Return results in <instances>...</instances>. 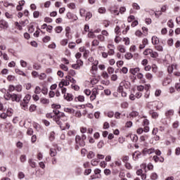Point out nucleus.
Here are the masks:
<instances>
[{"mask_svg": "<svg viewBox=\"0 0 180 180\" xmlns=\"http://www.w3.org/2000/svg\"><path fill=\"white\" fill-rule=\"evenodd\" d=\"M76 144H79L80 147H85V141L81 139V136L77 135L75 137Z\"/></svg>", "mask_w": 180, "mask_h": 180, "instance_id": "nucleus-1", "label": "nucleus"}, {"mask_svg": "<svg viewBox=\"0 0 180 180\" xmlns=\"http://www.w3.org/2000/svg\"><path fill=\"white\" fill-rule=\"evenodd\" d=\"M53 120L54 122H56V124H58V126H60V128L61 129V130H65V127H63V122H61V120H60V116L58 117H53Z\"/></svg>", "mask_w": 180, "mask_h": 180, "instance_id": "nucleus-2", "label": "nucleus"}, {"mask_svg": "<svg viewBox=\"0 0 180 180\" xmlns=\"http://www.w3.org/2000/svg\"><path fill=\"white\" fill-rule=\"evenodd\" d=\"M21 98H22L21 95H18L16 94H11V101L13 102H20Z\"/></svg>", "mask_w": 180, "mask_h": 180, "instance_id": "nucleus-3", "label": "nucleus"}, {"mask_svg": "<svg viewBox=\"0 0 180 180\" xmlns=\"http://www.w3.org/2000/svg\"><path fill=\"white\" fill-rule=\"evenodd\" d=\"M9 27V25L8 24V22H6L4 20H0V29H4L6 30Z\"/></svg>", "mask_w": 180, "mask_h": 180, "instance_id": "nucleus-4", "label": "nucleus"}, {"mask_svg": "<svg viewBox=\"0 0 180 180\" xmlns=\"http://www.w3.org/2000/svg\"><path fill=\"white\" fill-rule=\"evenodd\" d=\"M64 99H65L68 102H71V101H72V99L74 98L72 94L68 93L67 96L64 95Z\"/></svg>", "mask_w": 180, "mask_h": 180, "instance_id": "nucleus-5", "label": "nucleus"}, {"mask_svg": "<svg viewBox=\"0 0 180 180\" xmlns=\"http://www.w3.org/2000/svg\"><path fill=\"white\" fill-rule=\"evenodd\" d=\"M30 99H32V96H30V94H27L24 97L22 102H24L25 103H29Z\"/></svg>", "mask_w": 180, "mask_h": 180, "instance_id": "nucleus-6", "label": "nucleus"}, {"mask_svg": "<svg viewBox=\"0 0 180 180\" xmlns=\"http://www.w3.org/2000/svg\"><path fill=\"white\" fill-rule=\"evenodd\" d=\"M152 119H157L158 117V112H154V110H150L149 112Z\"/></svg>", "mask_w": 180, "mask_h": 180, "instance_id": "nucleus-7", "label": "nucleus"}, {"mask_svg": "<svg viewBox=\"0 0 180 180\" xmlns=\"http://www.w3.org/2000/svg\"><path fill=\"white\" fill-rule=\"evenodd\" d=\"M139 71H140L139 68H131L129 70V72L133 75H135V74H137V72H139Z\"/></svg>", "mask_w": 180, "mask_h": 180, "instance_id": "nucleus-8", "label": "nucleus"}, {"mask_svg": "<svg viewBox=\"0 0 180 180\" xmlns=\"http://www.w3.org/2000/svg\"><path fill=\"white\" fill-rule=\"evenodd\" d=\"M171 79L169 77H166L164 81L162 82V85L164 86H167V85H169V84H171Z\"/></svg>", "mask_w": 180, "mask_h": 180, "instance_id": "nucleus-9", "label": "nucleus"}, {"mask_svg": "<svg viewBox=\"0 0 180 180\" xmlns=\"http://www.w3.org/2000/svg\"><path fill=\"white\" fill-rule=\"evenodd\" d=\"M153 160L155 161V162H158V161H160V162H164V158H160L157 155L153 156Z\"/></svg>", "mask_w": 180, "mask_h": 180, "instance_id": "nucleus-10", "label": "nucleus"}, {"mask_svg": "<svg viewBox=\"0 0 180 180\" xmlns=\"http://www.w3.org/2000/svg\"><path fill=\"white\" fill-rule=\"evenodd\" d=\"M51 157H56L57 155V150L55 148H51L49 150Z\"/></svg>", "mask_w": 180, "mask_h": 180, "instance_id": "nucleus-11", "label": "nucleus"}, {"mask_svg": "<svg viewBox=\"0 0 180 180\" xmlns=\"http://www.w3.org/2000/svg\"><path fill=\"white\" fill-rule=\"evenodd\" d=\"M29 103H25L23 101H21L20 105L21 106V109H22L23 110H26L27 109V104Z\"/></svg>", "mask_w": 180, "mask_h": 180, "instance_id": "nucleus-12", "label": "nucleus"}, {"mask_svg": "<svg viewBox=\"0 0 180 180\" xmlns=\"http://www.w3.org/2000/svg\"><path fill=\"white\" fill-rule=\"evenodd\" d=\"M6 115L7 116V117H11V116H12V115H13V110H12V108H8L6 110Z\"/></svg>", "mask_w": 180, "mask_h": 180, "instance_id": "nucleus-13", "label": "nucleus"}, {"mask_svg": "<svg viewBox=\"0 0 180 180\" xmlns=\"http://www.w3.org/2000/svg\"><path fill=\"white\" fill-rule=\"evenodd\" d=\"M152 43L153 44H158V43H160V39H158V37L153 36L152 37Z\"/></svg>", "mask_w": 180, "mask_h": 180, "instance_id": "nucleus-14", "label": "nucleus"}, {"mask_svg": "<svg viewBox=\"0 0 180 180\" xmlns=\"http://www.w3.org/2000/svg\"><path fill=\"white\" fill-rule=\"evenodd\" d=\"M15 72H16V74H18V75H22V77H26L25 72L20 70V69H15Z\"/></svg>", "mask_w": 180, "mask_h": 180, "instance_id": "nucleus-15", "label": "nucleus"}, {"mask_svg": "<svg viewBox=\"0 0 180 180\" xmlns=\"http://www.w3.org/2000/svg\"><path fill=\"white\" fill-rule=\"evenodd\" d=\"M139 113L137 111H132L131 113H129L130 117H137L139 116Z\"/></svg>", "mask_w": 180, "mask_h": 180, "instance_id": "nucleus-16", "label": "nucleus"}, {"mask_svg": "<svg viewBox=\"0 0 180 180\" xmlns=\"http://www.w3.org/2000/svg\"><path fill=\"white\" fill-rule=\"evenodd\" d=\"M174 115V110H169L165 113V116L167 117H171V116Z\"/></svg>", "mask_w": 180, "mask_h": 180, "instance_id": "nucleus-17", "label": "nucleus"}, {"mask_svg": "<svg viewBox=\"0 0 180 180\" xmlns=\"http://www.w3.org/2000/svg\"><path fill=\"white\" fill-rule=\"evenodd\" d=\"M64 112H66L67 113H75V110L72 109V108H64Z\"/></svg>", "mask_w": 180, "mask_h": 180, "instance_id": "nucleus-18", "label": "nucleus"}, {"mask_svg": "<svg viewBox=\"0 0 180 180\" xmlns=\"http://www.w3.org/2000/svg\"><path fill=\"white\" fill-rule=\"evenodd\" d=\"M117 49L120 53H126V49H124V46L120 45L118 46Z\"/></svg>", "mask_w": 180, "mask_h": 180, "instance_id": "nucleus-19", "label": "nucleus"}, {"mask_svg": "<svg viewBox=\"0 0 180 180\" xmlns=\"http://www.w3.org/2000/svg\"><path fill=\"white\" fill-rule=\"evenodd\" d=\"M91 101H95L96 99V91H93L90 96Z\"/></svg>", "mask_w": 180, "mask_h": 180, "instance_id": "nucleus-20", "label": "nucleus"}, {"mask_svg": "<svg viewBox=\"0 0 180 180\" xmlns=\"http://www.w3.org/2000/svg\"><path fill=\"white\" fill-rule=\"evenodd\" d=\"M94 157H95V153H94L93 151H89L87 155V158L92 160Z\"/></svg>", "mask_w": 180, "mask_h": 180, "instance_id": "nucleus-21", "label": "nucleus"}, {"mask_svg": "<svg viewBox=\"0 0 180 180\" xmlns=\"http://www.w3.org/2000/svg\"><path fill=\"white\" fill-rule=\"evenodd\" d=\"M124 85V82H121L120 84V86H118V89H117V92H120V94L121 92L123 91V86Z\"/></svg>", "mask_w": 180, "mask_h": 180, "instance_id": "nucleus-22", "label": "nucleus"}, {"mask_svg": "<svg viewBox=\"0 0 180 180\" xmlns=\"http://www.w3.org/2000/svg\"><path fill=\"white\" fill-rule=\"evenodd\" d=\"M131 139L134 143H137V141L139 140V136H137V135H135V134L131 135Z\"/></svg>", "mask_w": 180, "mask_h": 180, "instance_id": "nucleus-23", "label": "nucleus"}, {"mask_svg": "<svg viewBox=\"0 0 180 180\" xmlns=\"http://www.w3.org/2000/svg\"><path fill=\"white\" fill-rule=\"evenodd\" d=\"M4 98L6 101H11V99H12V94H11L9 92H7V94L4 96Z\"/></svg>", "mask_w": 180, "mask_h": 180, "instance_id": "nucleus-24", "label": "nucleus"}, {"mask_svg": "<svg viewBox=\"0 0 180 180\" xmlns=\"http://www.w3.org/2000/svg\"><path fill=\"white\" fill-rule=\"evenodd\" d=\"M150 179L152 180L158 179V174H157L155 172L152 173L150 175Z\"/></svg>", "mask_w": 180, "mask_h": 180, "instance_id": "nucleus-25", "label": "nucleus"}, {"mask_svg": "<svg viewBox=\"0 0 180 180\" xmlns=\"http://www.w3.org/2000/svg\"><path fill=\"white\" fill-rule=\"evenodd\" d=\"M28 162L32 168H36V163L33 162V160L29 159Z\"/></svg>", "mask_w": 180, "mask_h": 180, "instance_id": "nucleus-26", "label": "nucleus"}, {"mask_svg": "<svg viewBox=\"0 0 180 180\" xmlns=\"http://www.w3.org/2000/svg\"><path fill=\"white\" fill-rule=\"evenodd\" d=\"M55 134H56V133H54V131H51L50 133V136H49L50 141H53V140L56 139V137L54 136Z\"/></svg>", "mask_w": 180, "mask_h": 180, "instance_id": "nucleus-27", "label": "nucleus"}, {"mask_svg": "<svg viewBox=\"0 0 180 180\" xmlns=\"http://www.w3.org/2000/svg\"><path fill=\"white\" fill-rule=\"evenodd\" d=\"M28 32H29V33H33V32H34V26L33 25V24L31 23L30 25Z\"/></svg>", "mask_w": 180, "mask_h": 180, "instance_id": "nucleus-28", "label": "nucleus"}, {"mask_svg": "<svg viewBox=\"0 0 180 180\" xmlns=\"http://www.w3.org/2000/svg\"><path fill=\"white\" fill-rule=\"evenodd\" d=\"M55 32L56 33H61L63 32V27L61 26H58L55 28Z\"/></svg>", "mask_w": 180, "mask_h": 180, "instance_id": "nucleus-29", "label": "nucleus"}, {"mask_svg": "<svg viewBox=\"0 0 180 180\" xmlns=\"http://www.w3.org/2000/svg\"><path fill=\"white\" fill-rule=\"evenodd\" d=\"M126 60H131V58L133 57V54L131 53H127L124 56Z\"/></svg>", "mask_w": 180, "mask_h": 180, "instance_id": "nucleus-30", "label": "nucleus"}, {"mask_svg": "<svg viewBox=\"0 0 180 180\" xmlns=\"http://www.w3.org/2000/svg\"><path fill=\"white\" fill-rule=\"evenodd\" d=\"M52 109H61V105L60 104H52L51 105Z\"/></svg>", "mask_w": 180, "mask_h": 180, "instance_id": "nucleus-31", "label": "nucleus"}, {"mask_svg": "<svg viewBox=\"0 0 180 180\" xmlns=\"http://www.w3.org/2000/svg\"><path fill=\"white\" fill-rule=\"evenodd\" d=\"M20 65L21 67H22L23 68H26V67H27V62L23 60H20Z\"/></svg>", "mask_w": 180, "mask_h": 180, "instance_id": "nucleus-32", "label": "nucleus"}, {"mask_svg": "<svg viewBox=\"0 0 180 180\" xmlns=\"http://www.w3.org/2000/svg\"><path fill=\"white\" fill-rule=\"evenodd\" d=\"M167 26H169L170 27V29H173L174 25V22L172 21V20H169L167 22Z\"/></svg>", "mask_w": 180, "mask_h": 180, "instance_id": "nucleus-33", "label": "nucleus"}, {"mask_svg": "<svg viewBox=\"0 0 180 180\" xmlns=\"http://www.w3.org/2000/svg\"><path fill=\"white\" fill-rule=\"evenodd\" d=\"M150 57H152V58H157V57H158V53L152 51V53H150Z\"/></svg>", "mask_w": 180, "mask_h": 180, "instance_id": "nucleus-34", "label": "nucleus"}, {"mask_svg": "<svg viewBox=\"0 0 180 180\" xmlns=\"http://www.w3.org/2000/svg\"><path fill=\"white\" fill-rule=\"evenodd\" d=\"M33 68L34 70H41V65L37 64V63H34L33 65Z\"/></svg>", "mask_w": 180, "mask_h": 180, "instance_id": "nucleus-35", "label": "nucleus"}, {"mask_svg": "<svg viewBox=\"0 0 180 180\" xmlns=\"http://www.w3.org/2000/svg\"><path fill=\"white\" fill-rule=\"evenodd\" d=\"M50 40H51V38L49 36H46L42 39V41H44V43H48V41H50Z\"/></svg>", "mask_w": 180, "mask_h": 180, "instance_id": "nucleus-36", "label": "nucleus"}, {"mask_svg": "<svg viewBox=\"0 0 180 180\" xmlns=\"http://www.w3.org/2000/svg\"><path fill=\"white\" fill-rule=\"evenodd\" d=\"M151 53H153V50L152 49H146L143 52V54L145 56H148V54H150V56L151 55Z\"/></svg>", "mask_w": 180, "mask_h": 180, "instance_id": "nucleus-37", "label": "nucleus"}, {"mask_svg": "<svg viewBox=\"0 0 180 180\" xmlns=\"http://www.w3.org/2000/svg\"><path fill=\"white\" fill-rule=\"evenodd\" d=\"M46 117H47L48 119H53L54 117H56V115H53V112H50V113H47L46 115Z\"/></svg>", "mask_w": 180, "mask_h": 180, "instance_id": "nucleus-38", "label": "nucleus"}, {"mask_svg": "<svg viewBox=\"0 0 180 180\" xmlns=\"http://www.w3.org/2000/svg\"><path fill=\"white\" fill-rule=\"evenodd\" d=\"M91 18H92V13L91 12H88L86 14V20H89V19H91Z\"/></svg>", "mask_w": 180, "mask_h": 180, "instance_id": "nucleus-39", "label": "nucleus"}, {"mask_svg": "<svg viewBox=\"0 0 180 180\" xmlns=\"http://www.w3.org/2000/svg\"><path fill=\"white\" fill-rule=\"evenodd\" d=\"M60 68H61V70H63V71H68V67L64 64H60Z\"/></svg>", "mask_w": 180, "mask_h": 180, "instance_id": "nucleus-40", "label": "nucleus"}, {"mask_svg": "<svg viewBox=\"0 0 180 180\" xmlns=\"http://www.w3.org/2000/svg\"><path fill=\"white\" fill-rule=\"evenodd\" d=\"M133 8L136 9V11H140V6L137 3H134L132 4Z\"/></svg>", "mask_w": 180, "mask_h": 180, "instance_id": "nucleus-41", "label": "nucleus"}, {"mask_svg": "<svg viewBox=\"0 0 180 180\" xmlns=\"http://www.w3.org/2000/svg\"><path fill=\"white\" fill-rule=\"evenodd\" d=\"M15 25L18 30H22L23 28L22 27V25H20L18 21L15 22Z\"/></svg>", "mask_w": 180, "mask_h": 180, "instance_id": "nucleus-42", "label": "nucleus"}, {"mask_svg": "<svg viewBox=\"0 0 180 180\" xmlns=\"http://www.w3.org/2000/svg\"><path fill=\"white\" fill-rule=\"evenodd\" d=\"M123 41H124L126 46H129V44H130V39L129 37L124 38Z\"/></svg>", "mask_w": 180, "mask_h": 180, "instance_id": "nucleus-43", "label": "nucleus"}, {"mask_svg": "<svg viewBox=\"0 0 180 180\" xmlns=\"http://www.w3.org/2000/svg\"><path fill=\"white\" fill-rule=\"evenodd\" d=\"M98 13H106V8L105 7H101L98 8Z\"/></svg>", "mask_w": 180, "mask_h": 180, "instance_id": "nucleus-44", "label": "nucleus"}, {"mask_svg": "<svg viewBox=\"0 0 180 180\" xmlns=\"http://www.w3.org/2000/svg\"><path fill=\"white\" fill-rule=\"evenodd\" d=\"M44 22H45L46 23H51V22H53V19L51 18H49V17H46V18H44Z\"/></svg>", "mask_w": 180, "mask_h": 180, "instance_id": "nucleus-45", "label": "nucleus"}, {"mask_svg": "<svg viewBox=\"0 0 180 180\" xmlns=\"http://www.w3.org/2000/svg\"><path fill=\"white\" fill-rule=\"evenodd\" d=\"M105 145L103 141H100L98 144H97V147L98 148H102V147H103V146Z\"/></svg>", "mask_w": 180, "mask_h": 180, "instance_id": "nucleus-46", "label": "nucleus"}, {"mask_svg": "<svg viewBox=\"0 0 180 180\" xmlns=\"http://www.w3.org/2000/svg\"><path fill=\"white\" fill-rule=\"evenodd\" d=\"M66 16H67L68 19H74V14H72V13H70V12H68V13L66 14Z\"/></svg>", "mask_w": 180, "mask_h": 180, "instance_id": "nucleus-47", "label": "nucleus"}, {"mask_svg": "<svg viewBox=\"0 0 180 180\" xmlns=\"http://www.w3.org/2000/svg\"><path fill=\"white\" fill-rule=\"evenodd\" d=\"M53 113H54L55 117H58V115H60V110L53 108Z\"/></svg>", "mask_w": 180, "mask_h": 180, "instance_id": "nucleus-48", "label": "nucleus"}, {"mask_svg": "<svg viewBox=\"0 0 180 180\" xmlns=\"http://www.w3.org/2000/svg\"><path fill=\"white\" fill-rule=\"evenodd\" d=\"M77 101L79 102H84L85 101V97L84 96H79L77 97Z\"/></svg>", "mask_w": 180, "mask_h": 180, "instance_id": "nucleus-49", "label": "nucleus"}, {"mask_svg": "<svg viewBox=\"0 0 180 180\" xmlns=\"http://www.w3.org/2000/svg\"><path fill=\"white\" fill-rule=\"evenodd\" d=\"M33 16L35 19H37V18H39V16H40V12L39 11H34L33 13Z\"/></svg>", "mask_w": 180, "mask_h": 180, "instance_id": "nucleus-50", "label": "nucleus"}, {"mask_svg": "<svg viewBox=\"0 0 180 180\" xmlns=\"http://www.w3.org/2000/svg\"><path fill=\"white\" fill-rule=\"evenodd\" d=\"M49 102V99L47 98H41V103H43L44 105H46Z\"/></svg>", "mask_w": 180, "mask_h": 180, "instance_id": "nucleus-51", "label": "nucleus"}, {"mask_svg": "<svg viewBox=\"0 0 180 180\" xmlns=\"http://www.w3.org/2000/svg\"><path fill=\"white\" fill-rule=\"evenodd\" d=\"M99 161L96 160H91V165H93V167H96V165H98Z\"/></svg>", "mask_w": 180, "mask_h": 180, "instance_id": "nucleus-52", "label": "nucleus"}, {"mask_svg": "<svg viewBox=\"0 0 180 180\" xmlns=\"http://www.w3.org/2000/svg\"><path fill=\"white\" fill-rule=\"evenodd\" d=\"M15 86L12 84H11L8 87L9 92H13V91H15Z\"/></svg>", "mask_w": 180, "mask_h": 180, "instance_id": "nucleus-53", "label": "nucleus"}, {"mask_svg": "<svg viewBox=\"0 0 180 180\" xmlns=\"http://www.w3.org/2000/svg\"><path fill=\"white\" fill-rule=\"evenodd\" d=\"M88 37H90V39H94L95 34H94V32L89 31V32L88 34Z\"/></svg>", "mask_w": 180, "mask_h": 180, "instance_id": "nucleus-54", "label": "nucleus"}, {"mask_svg": "<svg viewBox=\"0 0 180 180\" xmlns=\"http://www.w3.org/2000/svg\"><path fill=\"white\" fill-rule=\"evenodd\" d=\"M15 91H17V92H21L22 91V85L18 84L15 86Z\"/></svg>", "mask_w": 180, "mask_h": 180, "instance_id": "nucleus-55", "label": "nucleus"}, {"mask_svg": "<svg viewBox=\"0 0 180 180\" xmlns=\"http://www.w3.org/2000/svg\"><path fill=\"white\" fill-rule=\"evenodd\" d=\"M20 161L21 162H25L26 161V156L25 155H22L20 157Z\"/></svg>", "mask_w": 180, "mask_h": 180, "instance_id": "nucleus-56", "label": "nucleus"}, {"mask_svg": "<svg viewBox=\"0 0 180 180\" xmlns=\"http://www.w3.org/2000/svg\"><path fill=\"white\" fill-rule=\"evenodd\" d=\"M91 46H99V41L94 39L91 43Z\"/></svg>", "mask_w": 180, "mask_h": 180, "instance_id": "nucleus-57", "label": "nucleus"}, {"mask_svg": "<svg viewBox=\"0 0 180 180\" xmlns=\"http://www.w3.org/2000/svg\"><path fill=\"white\" fill-rule=\"evenodd\" d=\"M155 49L158 50V51H162L163 48L161 45H157L155 46Z\"/></svg>", "mask_w": 180, "mask_h": 180, "instance_id": "nucleus-58", "label": "nucleus"}, {"mask_svg": "<svg viewBox=\"0 0 180 180\" xmlns=\"http://www.w3.org/2000/svg\"><path fill=\"white\" fill-rule=\"evenodd\" d=\"M39 79L43 80L46 78V73H41V75H38Z\"/></svg>", "mask_w": 180, "mask_h": 180, "instance_id": "nucleus-59", "label": "nucleus"}, {"mask_svg": "<svg viewBox=\"0 0 180 180\" xmlns=\"http://www.w3.org/2000/svg\"><path fill=\"white\" fill-rule=\"evenodd\" d=\"M68 8H70V9H75V4L74 3H70L69 4H68Z\"/></svg>", "mask_w": 180, "mask_h": 180, "instance_id": "nucleus-60", "label": "nucleus"}, {"mask_svg": "<svg viewBox=\"0 0 180 180\" xmlns=\"http://www.w3.org/2000/svg\"><path fill=\"white\" fill-rule=\"evenodd\" d=\"M146 78L147 79H153V75L151 73H146Z\"/></svg>", "mask_w": 180, "mask_h": 180, "instance_id": "nucleus-61", "label": "nucleus"}, {"mask_svg": "<svg viewBox=\"0 0 180 180\" xmlns=\"http://www.w3.org/2000/svg\"><path fill=\"white\" fill-rule=\"evenodd\" d=\"M126 127H131L133 126V122L131 121H128L125 124Z\"/></svg>", "mask_w": 180, "mask_h": 180, "instance_id": "nucleus-62", "label": "nucleus"}, {"mask_svg": "<svg viewBox=\"0 0 180 180\" xmlns=\"http://www.w3.org/2000/svg\"><path fill=\"white\" fill-rule=\"evenodd\" d=\"M36 105H31L30 106V112H34V110H36Z\"/></svg>", "mask_w": 180, "mask_h": 180, "instance_id": "nucleus-63", "label": "nucleus"}, {"mask_svg": "<svg viewBox=\"0 0 180 180\" xmlns=\"http://www.w3.org/2000/svg\"><path fill=\"white\" fill-rule=\"evenodd\" d=\"M122 161H123V162H124L126 164V162H127V161H129V156H127V155L123 156Z\"/></svg>", "mask_w": 180, "mask_h": 180, "instance_id": "nucleus-64", "label": "nucleus"}]
</instances>
